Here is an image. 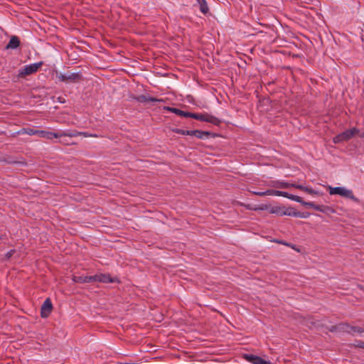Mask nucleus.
I'll return each mask as SVG.
<instances>
[{"label": "nucleus", "mask_w": 364, "mask_h": 364, "mask_svg": "<svg viewBox=\"0 0 364 364\" xmlns=\"http://www.w3.org/2000/svg\"><path fill=\"white\" fill-rule=\"evenodd\" d=\"M284 212V206H272L269 210V213L276 214L279 216H283Z\"/></svg>", "instance_id": "6ab92c4d"}, {"label": "nucleus", "mask_w": 364, "mask_h": 364, "mask_svg": "<svg viewBox=\"0 0 364 364\" xmlns=\"http://www.w3.org/2000/svg\"><path fill=\"white\" fill-rule=\"evenodd\" d=\"M351 327H352V326H350L347 323H340L339 325H338L336 327V328H337L340 331H343L350 333V332H351L350 328Z\"/></svg>", "instance_id": "5701e85b"}, {"label": "nucleus", "mask_w": 364, "mask_h": 364, "mask_svg": "<svg viewBox=\"0 0 364 364\" xmlns=\"http://www.w3.org/2000/svg\"><path fill=\"white\" fill-rule=\"evenodd\" d=\"M274 190L273 189H268L266 191H264V196H274Z\"/></svg>", "instance_id": "c85d7f7f"}, {"label": "nucleus", "mask_w": 364, "mask_h": 364, "mask_svg": "<svg viewBox=\"0 0 364 364\" xmlns=\"http://www.w3.org/2000/svg\"><path fill=\"white\" fill-rule=\"evenodd\" d=\"M119 279L117 277H112L109 274H99V282L102 283H114L119 282Z\"/></svg>", "instance_id": "ddd939ff"}, {"label": "nucleus", "mask_w": 364, "mask_h": 364, "mask_svg": "<svg viewBox=\"0 0 364 364\" xmlns=\"http://www.w3.org/2000/svg\"><path fill=\"white\" fill-rule=\"evenodd\" d=\"M190 117L193 118L195 119L206 122L211 123L214 125L219 126L221 124V120L218 117L211 115L208 113H190Z\"/></svg>", "instance_id": "f257e3e1"}, {"label": "nucleus", "mask_w": 364, "mask_h": 364, "mask_svg": "<svg viewBox=\"0 0 364 364\" xmlns=\"http://www.w3.org/2000/svg\"><path fill=\"white\" fill-rule=\"evenodd\" d=\"M20 46V40L16 36H13L9 40V43L7 44L6 48V49H15L17 48Z\"/></svg>", "instance_id": "4468645a"}, {"label": "nucleus", "mask_w": 364, "mask_h": 364, "mask_svg": "<svg viewBox=\"0 0 364 364\" xmlns=\"http://www.w3.org/2000/svg\"><path fill=\"white\" fill-rule=\"evenodd\" d=\"M272 187L276 188H288L290 187H294V183H287L282 181H272L269 184Z\"/></svg>", "instance_id": "9b49d317"}, {"label": "nucleus", "mask_w": 364, "mask_h": 364, "mask_svg": "<svg viewBox=\"0 0 364 364\" xmlns=\"http://www.w3.org/2000/svg\"><path fill=\"white\" fill-rule=\"evenodd\" d=\"M294 188H296L297 189H299L301 191H305L309 194H313L314 193V191L311 188H309V187H306V186H304L302 185H299V184H296L294 183Z\"/></svg>", "instance_id": "b1692460"}, {"label": "nucleus", "mask_w": 364, "mask_h": 364, "mask_svg": "<svg viewBox=\"0 0 364 364\" xmlns=\"http://www.w3.org/2000/svg\"><path fill=\"white\" fill-rule=\"evenodd\" d=\"M328 191L331 195H339L343 197L351 199L355 202H358L359 200L354 196L351 190H348L344 187H329Z\"/></svg>", "instance_id": "f03ea898"}, {"label": "nucleus", "mask_w": 364, "mask_h": 364, "mask_svg": "<svg viewBox=\"0 0 364 364\" xmlns=\"http://www.w3.org/2000/svg\"><path fill=\"white\" fill-rule=\"evenodd\" d=\"M73 281L77 283L84 284L90 283L89 276L74 277Z\"/></svg>", "instance_id": "aec40b11"}, {"label": "nucleus", "mask_w": 364, "mask_h": 364, "mask_svg": "<svg viewBox=\"0 0 364 364\" xmlns=\"http://www.w3.org/2000/svg\"><path fill=\"white\" fill-rule=\"evenodd\" d=\"M53 305L50 299H46L41 306V315L43 318H46L51 313Z\"/></svg>", "instance_id": "6e6552de"}, {"label": "nucleus", "mask_w": 364, "mask_h": 364, "mask_svg": "<svg viewBox=\"0 0 364 364\" xmlns=\"http://www.w3.org/2000/svg\"><path fill=\"white\" fill-rule=\"evenodd\" d=\"M172 113H174L177 114L178 116L183 117H190V113L189 112H185L181 109H179L178 108H174V109L172 110Z\"/></svg>", "instance_id": "412c9836"}, {"label": "nucleus", "mask_w": 364, "mask_h": 364, "mask_svg": "<svg viewBox=\"0 0 364 364\" xmlns=\"http://www.w3.org/2000/svg\"><path fill=\"white\" fill-rule=\"evenodd\" d=\"M274 196H282V197L287 198H289L290 200H294V201H296V202L301 200V197H299L298 196L289 194L287 192L282 191L274 190Z\"/></svg>", "instance_id": "f8f14e48"}, {"label": "nucleus", "mask_w": 364, "mask_h": 364, "mask_svg": "<svg viewBox=\"0 0 364 364\" xmlns=\"http://www.w3.org/2000/svg\"><path fill=\"white\" fill-rule=\"evenodd\" d=\"M173 132L176 134H181V135L191 136V130H184V129H176L173 130Z\"/></svg>", "instance_id": "a878e982"}, {"label": "nucleus", "mask_w": 364, "mask_h": 364, "mask_svg": "<svg viewBox=\"0 0 364 364\" xmlns=\"http://www.w3.org/2000/svg\"><path fill=\"white\" fill-rule=\"evenodd\" d=\"M245 358L252 364H272L270 361H267L261 357L252 354H247L245 355Z\"/></svg>", "instance_id": "1a4fd4ad"}, {"label": "nucleus", "mask_w": 364, "mask_h": 364, "mask_svg": "<svg viewBox=\"0 0 364 364\" xmlns=\"http://www.w3.org/2000/svg\"><path fill=\"white\" fill-rule=\"evenodd\" d=\"M3 239V236L0 235V240Z\"/></svg>", "instance_id": "f704fd0d"}, {"label": "nucleus", "mask_w": 364, "mask_h": 364, "mask_svg": "<svg viewBox=\"0 0 364 364\" xmlns=\"http://www.w3.org/2000/svg\"><path fill=\"white\" fill-rule=\"evenodd\" d=\"M132 99L138 102H141V103L152 102L153 104H154L156 102H164V99H159V98L153 97H151L149 95H145L134 96V97H132Z\"/></svg>", "instance_id": "0eeeda50"}, {"label": "nucleus", "mask_w": 364, "mask_h": 364, "mask_svg": "<svg viewBox=\"0 0 364 364\" xmlns=\"http://www.w3.org/2000/svg\"><path fill=\"white\" fill-rule=\"evenodd\" d=\"M252 194L258 196H264V191H252Z\"/></svg>", "instance_id": "c756f323"}, {"label": "nucleus", "mask_w": 364, "mask_h": 364, "mask_svg": "<svg viewBox=\"0 0 364 364\" xmlns=\"http://www.w3.org/2000/svg\"><path fill=\"white\" fill-rule=\"evenodd\" d=\"M361 348H364V343L360 346Z\"/></svg>", "instance_id": "72a5a7b5"}, {"label": "nucleus", "mask_w": 364, "mask_h": 364, "mask_svg": "<svg viewBox=\"0 0 364 364\" xmlns=\"http://www.w3.org/2000/svg\"><path fill=\"white\" fill-rule=\"evenodd\" d=\"M350 330H351L350 333H352V334H355V333L361 334L364 332V329L362 327H359V326H352L350 328Z\"/></svg>", "instance_id": "393cba45"}, {"label": "nucleus", "mask_w": 364, "mask_h": 364, "mask_svg": "<svg viewBox=\"0 0 364 364\" xmlns=\"http://www.w3.org/2000/svg\"><path fill=\"white\" fill-rule=\"evenodd\" d=\"M321 213H323L326 215H330L331 214L335 213L336 210L334 208H333L331 206L322 205Z\"/></svg>", "instance_id": "4be33fe9"}, {"label": "nucleus", "mask_w": 364, "mask_h": 364, "mask_svg": "<svg viewBox=\"0 0 364 364\" xmlns=\"http://www.w3.org/2000/svg\"><path fill=\"white\" fill-rule=\"evenodd\" d=\"M284 215L305 218V215H301L299 212L296 211V210L293 208H286L284 207Z\"/></svg>", "instance_id": "dca6fc26"}, {"label": "nucleus", "mask_w": 364, "mask_h": 364, "mask_svg": "<svg viewBox=\"0 0 364 364\" xmlns=\"http://www.w3.org/2000/svg\"><path fill=\"white\" fill-rule=\"evenodd\" d=\"M360 137H361V138H363V137H364V132H363V133H362V134L360 135Z\"/></svg>", "instance_id": "473e14b6"}, {"label": "nucleus", "mask_w": 364, "mask_h": 364, "mask_svg": "<svg viewBox=\"0 0 364 364\" xmlns=\"http://www.w3.org/2000/svg\"><path fill=\"white\" fill-rule=\"evenodd\" d=\"M164 109L167 110V111H168L170 112H172V110L174 109V107H171L165 106V107H164Z\"/></svg>", "instance_id": "7c9ffc66"}, {"label": "nucleus", "mask_w": 364, "mask_h": 364, "mask_svg": "<svg viewBox=\"0 0 364 364\" xmlns=\"http://www.w3.org/2000/svg\"><path fill=\"white\" fill-rule=\"evenodd\" d=\"M197 3L199 4L200 11L203 14H207L209 12V8L205 0H197Z\"/></svg>", "instance_id": "a211bd4d"}, {"label": "nucleus", "mask_w": 364, "mask_h": 364, "mask_svg": "<svg viewBox=\"0 0 364 364\" xmlns=\"http://www.w3.org/2000/svg\"><path fill=\"white\" fill-rule=\"evenodd\" d=\"M63 136H69V137H75L78 136H83L85 137H97L96 134H91L88 132H62Z\"/></svg>", "instance_id": "9d476101"}, {"label": "nucleus", "mask_w": 364, "mask_h": 364, "mask_svg": "<svg viewBox=\"0 0 364 364\" xmlns=\"http://www.w3.org/2000/svg\"><path fill=\"white\" fill-rule=\"evenodd\" d=\"M279 243H282V244H284L285 245L290 246L289 244H287L286 242H279Z\"/></svg>", "instance_id": "2f4dec72"}, {"label": "nucleus", "mask_w": 364, "mask_h": 364, "mask_svg": "<svg viewBox=\"0 0 364 364\" xmlns=\"http://www.w3.org/2000/svg\"><path fill=\"white\" fill-rule=\"evenodd\" d=\"M16 252V250H11L10 251H9L6 255H5V258L6 259H9Z\"/></svg>", "instance_id": "cd10ccee"}, {"label": "nucleus", "mask_w": 364, "mask_h": 364, "mask_svg": "<svg viewBox=\"0 0 364 364\" xmlns=\"http://www.w3.org/2000/svg\"><path fill=\"white\" fill-rule=\"evenodd\" d=\"M212 135V133L206 131H200V130H191V136H194L198 139H204L209 137Z\"/></svg>", "instance_id": "2eb2a0df"}, {"label": "nucleus", "mask_w": 364, "mask_h": 364, "mask_svg": "<svg viewBox=\"0 0 364 364\" xmlns=\"http://www.w3.org/2000/svg\"><path fill=\"white\" fill-rule=\"evenodd\" d=\"M26 133L29 135H38L40 137L45 138L47 139H52L53 138H60L63 136L62 132H52L44 130L34 129H26Z\"/></svg>", "instance_id": "7ed1b4c3"}, {"label": "nucleus", "mask_w": 364, "mask_h": 364, "mask_svg": "<svg viewBox=\"0 0 364 364\" xmlns=\"http://www.w3.org/2000/svg\"><path fill=\"white\" fill-rule=\"evenodd\" d=\"M43 65V62H38L33 64L26 65L23 69L19 70L18 76L23 77L36 73L39 68Z\"/></svg>", "instance_id": "39448f33"}, {"label": "nucleus", "mask_w": 364, "mask_h": 364, "mask_svg": "<svg viewBox=\"0 0 364 364\" xmlns=\"http://www.w3.org/2000/svg\"><path fill=\"white\" fill-rule=\"evenodd\" d=\"M359 129L355 127L347 129L345 132L336 135L333 138V142L335 144H338L343 141H347L352 139L355 135L359 134Z\"/></svg>", "instance_id": "20e7f679"}, {"label": "nucleus", "mask_w": 364, "mask_h": 364, "mask_svg": "<svg viewBox=\"0 0 364 364\" xmlns=\"http://www.w3.org/2000/svg\"><path fill=\"white\" fill-rule=\"evenodd\" d=\"M90 282H99V274L93 276H89Z\"/></svg>", "instance_id": "bb28decb"}, {"label": "nucleus", "mask_w": 364, "mask_h": 364, "mask_svg": "<svg viewBox=\"0 0 364 364\" xmlns=\"http://www.w3.org/2000/svg\"><path fill=\"white\" fill-rule=\"evenodd\" d=\"M297 202L300 203L301 204H302L303 205H304L306 207L311 208H314L316 210L321 212L322 205H316V204H315L313 202H306V201L303 200V199L301 198V200L300 201H297Z\"/></svg>", "instance_id": "f3484780"}, {"label": "nucleus", "mask_w": 364, "mask_h": 364, "mask_svg": "<svg viewBox=\"0 0 364 364\" xmlns=\"http://www.w3.org/2000/svg\"><path fill=\"white\" fill-rule=\"evenodd\" d=\"M57 78L60 82H75L81 80V74L78 73H71L69 75H65L62 73H57Z\"/></svg>", "instance_id": "423d86ee"}]
</instances>
